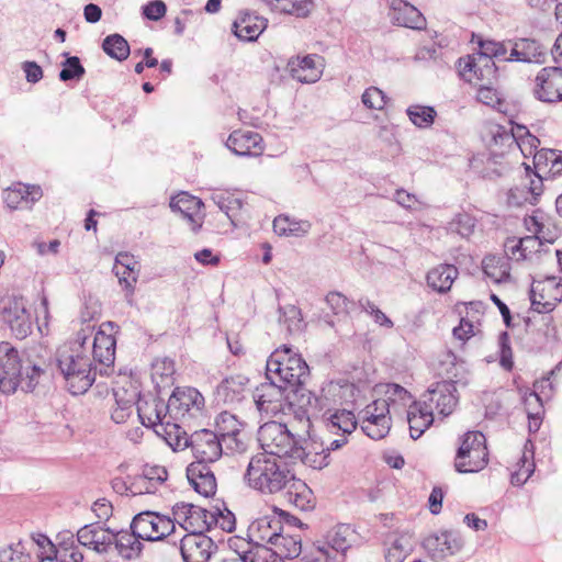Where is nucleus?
<instances>
[{
  "label": "nucleus",
  "instance_id": "obj_27",
  "mask_svg": "<svg viewBox=\"0 0 562 562\" xmlns=\"http://www.w3.org/2000/svg\"><path fill=\"white\" fill-rule=\"evenodd\" d=\"M203 202L187 192H180L170 201V207L173 212H179L187 218L191 225L192 231L196 232L202 226L201 207Z\"/></svg>",
  "mask_w": 562,
  "mask_h": 562
},
{
  "label": "nucleus",
  "instance_id": "obj_14",
  "mask_svg": "<svg viewBox=\"0 0 562 562\" xmlns=\"http://www.w3.org/2000/svg\"><path fill=\"white\" fill-rule=\"evenodd\" d=\"M356 539L357 535L349 525H338L328 531L325 544L318 549L327 562H344Z\"/></svg>",
  "mask_w": 562,
  "mask_h": 562
},
{
  "label": "nucleus",
  "instance_id": "obj_1",
  "mask_svg": "<svg viewBox=\"0 0 562 562\" xmlns=\"http://www.w3.org/2000/svg\"><path fill=\"white\" fill-rule=\"evenodd\" d=\"M92 335L89 326L81 328L76 339L57 349L56 363L67 390L79 395L86 393L93 384L98 371L89 356L87 340Z\"/></svg>",
  "mask_w": 562,
  "mask_h": 562
},
{
  "label": "nucleus",
  "instance_id": "obj_15",
  "mask_svg": "<svg viewBox=\"0 0 562 562\" xmlns=\"http://www.w3.org/2000/svg\"><path fill=\"white\" fill-rule=\"evenodd\" d=\"M535 97L547 103H557L562 101V68L543 67L535 78Z\"/></svg>",
  "mask_w": 562,
  "mask_h": 562
},
{
  "label": "nucleus",
  "instance_id": "obj_58",
  "mask_svg": "<svg viewBox=\"0 0 562 562\" xmlns=\"http://www.w3.org/2000/svg\"><path fill=\"white\" fill-rule=\"evenodd\" d=\"M479 52L482 56L491 58H497L499 60H504L507 58V48L504 43L490 41V40H479Z\"/></svg>",
  "mask_w": 562,
  "mask_h": 562
},
{
  "label": "nucleus",
  "instance_id": "obj_4",
  "mask_svg": "<svg viewBox=\"0 0 562 562\" xmlns=\"http://www.w3.org/2000/svg\"><path fill=\"white\" fill-rule=\"evenodd\" d=\"M308 375L310 369L305 360L288 346L277 348L267 360V379L289 389L303 385Z\"/></svg>",
  "mask_w": 562,
  "mask_h": 562
},
{
  "label": "nucleus",
  "instance_id": "obj_26",
  "mask_svg": "<svg viewBox=\"0 0 562 562\" xmlns=\"http://www.w3.org/2000/svg\"><path fill=\"white\" fill-rule=\"evenodd\" d=\"M226 146L238 156H259L263 151L262 137L251 131H234Z\"/></svg>",
  "mask_w": 562,
  "mask_h": 562
},
{
  "label": "nucleus",
  "instance_id": "obj_28",
  "mask_svg": "<svg viewBox=\"0 0 562 562\" xmlns=\"http://www.w3.org/2000/svg\"><path fill=\"white\" fill-rule=\"evenodd\" d=\"M42 194L38 186L16 183L4 190L3 200L9 209L16 210L31 207L42 198Z\"/></svg>",
  "mask_w": 562,
  "mask_h": 562
},
{
  "label": "nucleus",
  "instance_id": "obj_63",
  "mask_svg": "<svg viewBox=\"0 0 562 562\" xmlns=\"http://www.w3.org/2000/svg\"><path fill=\"white\" fill-rule=\"evenodd\" d=\"M168 477V472L164 467L155 465L145 468L142 475H138V483H150V485H160Z\"/></svg>",
  "mask_w": 562,
  "mask_h": 562
},
{
  "label": "nucleus",
  "instance_id": "obj_23",
  "mask_svg": "<svg viewBox=\"0 0 562 562\" xmlns=\"http://www.w3.org/2000/svg\"><path fill=\"white\" fill-rule=\"evenodd\" d=\"M283 531L281 520L276 516H262L254 520L247 529L245 543L270 547L278 532Z\"/></svg>",
  "mask_w": 562,
  "mask_h": 562
},
{
  "label": "nucleus",
  "instance_id": "obj_17",
  "mask_svg": "<svg viewBox=\"0 0 562 562\" xmlns=\"http://www.w3.org/2000/svg\"><path fill=\"white\" fill-rule=\"evenodd\" d=\"M456 384L452 381H441L423 395V402L442 417L450 415L457 406Z\"/></svg>",
  "mask_w": 562,
  "mask_h": 562
},
{
  "label": "nucleus",
  "instance_id": "obj_10",
  "mask_svg": "<svg viewBox=\"0 0 562 562\" xmlns=\"http://www.w3.org/2000/svg\"><path fill=\"white\" fill-rule=\"evenodd\" d=\"M88 326L92 329V335L87 340L89 356L91 357L92 363L101 366V368L98 369L99 372L106 374L115 359L116 340L113 335L106 333L105 329L106 327H112V324H103L98 331H94L92 326Z\"/></svg>",
  "mask_w": 562,
  "mask_h": 562
},
{
  "label": "nucleus",
  "instance_id": "obj_32",
  "mask_svg": "<svg viewBox=\"0 0 562 562\" xmlns=\"http://www.w3.org/2000/svg\"><path fill=\"white\" fill-rule=\"evenodd\" d=\"M248 378L236 374L223 380L217 389V396L227 404H236L243 401L248 386Z\"/></svg>",
  "mask_w": 562,
  "mask_h": 562
},
{
  "label": "nucleus",
  "instance_id": "obj_50",
  "mask_svg": "<svg viewBox=\"0 0 562 562\" xmlns=\"http://www.w3.org/2000/svg\"><path fill=\"white\" fill-rule=\"evenodd\" d=\"M517 43L525 63H544L546 48L538 41L533 38H518Z\"/></svg>",
  "mask_w": 562,
  "mask_h": 562
},
{
  "label": "nucleus",
  "instance_id": "obj_21",
  "mask_svg": "<svg viewBox=\"0 0 562 562\" xmlns=\"http://www.w3.org/2000/svg\"><path fill=\"white\" fill-rule=\"evenodd\" d=\"M77 541L99 554H105L113 546V531L99 524H89L77 531Z\"/></svg>",
  "mask_w": 562,
  "mask_h": 562
},
{
  "label": "nucleus",
  "instance_id": "obj_24",
  "mask_svg": "<svg viewBox=\"0 0 562 562\" xmlns=\"http://www.w3.org/2000/svg\"><path fill=\"white\" fill-rule=\"evenodd\" d=\"M527 229L535 234L546 246L552 245L562 235V228L550 215L536 212L525 220Z\"/></svg>",
  "mask_w": 562,
  "mask_h": 562
},
{
  "label": "nucleus",
  "instance_id": "obj_39",
  "mask_svg": "<svg viewBox=\"0 0 562 562\" xmlns=\"http://www.w3.org/2000/svg\"><path fill=\"white\" fill-rule=\"evenodd\" d=\"M519 247L522 251V260L538 263L551 256V247L546 246L535 234L519 239Z\"/></svg>",
  "mask_w": 562,
  "mask_h": 562
},
{
  "label": "nucleus",
  "instance_id": "obj_36",
  "mask_svg": "<svg viewBox=\"0 0 562 562\" xmlns=\"http://www.w3.org/2000/svg\"><path fill=\"white\" fill-rule=\"evenodd\" d=\"M458 273V269L452 265H439L428 271L426 281L432 290L446 293L451 289Z\"/></svg>",
  "mask_w": 562,
  "mask_h": 562
},
{
  "label": "nucleus",
  "instance_id": "obj_29",
  "mask_svg": "<svg viewBox=\"0 0 562 562\" xmlns=\"http://www.w3.org/2000/svg\"><path fill=\"white\" fill-rule=\"evenodd\" d=\"M218 436L227 450L233 452L244 450V442L239 439L240 423L234 415L224 412L216 419Z\"/></svg>",
  "mask_w": 562,
  "mask_h": 562
},
{
  "label": "nucleus",
  "instance_id": "obj_40",
  "mask_svg": "<svg viewBox=\"0 0 562 562\" xmlns=\"http://www.w3.org/2000/svg\"><path fill=\"white\" fill-rule=\"evenodd\" d=\"M274 558L294 559L300 555L302 551L301 539L295 536H284L278 532L270 546Z\"/></svg>",
  "mask_w": 562,
  "mask_h": 562
},
{
  "label": "nucleus",
  "instance_id": "obj_56",
  "mask_svg": "<svg viewBox=\"0 0 562 562\" xmlns=\"http://www.w3.org/2000/svg\"><path fill=\"white\" fill-rule=\"evenodd\" d=\"M362 104L370 110H383L387 102L385 93L378 87H369L361 95Z\"/></svg>",
  "mask_w": 562,
  "mask_h": 562
},
{
  "label": "nucleus",
  "instance_id": "obj_55",
  "mask_svg": "<svg viewBox=\"0 0 562 562\" xmlns=\"http://www.w3.org/2000/svg\"><path fill=\"white\" fill-rule=\"evenodd\" d=\"M535 159L538 166H540L543 160L546 167H548L549 171L553 175L562 173V151L555 149L541 150L535 156Z\"/></svg>",
  "mask_w": 562,
  "mask_h": 562
},
{
  "label": "nucleus",
  "instance_id": "obj_54",
  "mask_svg": "<svg viewBox=\"0 0 562 562\" xmlns=\"http://www.w3.org/2000/svg\"><path fill=\"white\" fill-rule=\"evenodd\" d=\"M407 115L412 123L418 127H428L434 123L436 111L431 106L411 105Z\"/></svg>",
  "mask_w": 562,
  "mask_h": 562
},
{
  "label": "nucleus",
  "instance_id": "obj_25",
  "mask_svg": "<svg viewBox=\"0 0 562 562\" xmlns=\"http://www.w3.org/2000/svg\"><path fill=\"white\" fill-rule=\"evenodd\" d=\"M389 18L393 24L398 26L413 30H423L426 26V20L423 14L404 0H392Z\"/></svg>",
  "mask_w": 562,
  "mask_h": 562
},
{
  "label": "nucleus",
  "instance_id": "obj_5",
  "mask_svg": "<svg viewBox=\"0 0 562 562\" xmlns=\"http://www.w3.org/2000/svg\"><path fill=\"white\" fill-rule=\"evenodd\" d=\"M169 446L173 450L190 448L194 461L215 464L223 456L225 447L217 432L210 429L195 430L191 435L180 429L173 440L169 441Z\"/></svg>",
  "mask_w": 562,
  "mask_h": 562
},
{
  "label": "nucleus",
  "instance_id": "obj_3",
  "mask_svg": "<svg viewBox=\"0 0 562 562\" xmlns=\"http://www.w3.org/2000/svg\"><path fill=\"white\" fill-rule=\"evenodd\" d=\"M244 480L252 490L263 495H273L286 487V483L292 480V472L280 459L257 453L250 459Z\"/></svg>",
  "mask_w": 562,
  "mask_h": 562
},
{
  "label": "nucleus",
  "instance_id": "obj_49",
  "mask_svg": "<svg viewBox=\"0 0 562 562\" xmlns=\"http://www.w3.org/2000/svg\"><path fill=\"white\" fill-rule=\"evenodd\" d=\"M310 228L311 224L308 222H296L286 216H278L273 221V231L280 236L304 235Z\"/></svg>",
  "mask_w": 562,
  "mask_h": 562
},
{
  "label": "nucleus",
  "instance_id": "obj_30",
  "mask_svg": "<svg viewBox=\"0 0 562 562\" xmlns=\"http://www.w3.org/2000/svg\"><path fill=\"white\" fill-rule=\"evenodd\" d=\"M285 501L301 510H308L314 507V495L305 482L296 479L292 473L291 482L281 492Z\"/></svg>",
  "mask_w": 562,
  "mask_h": 562
},
{
  "label": "nucleus",
  "instance_id": "obj_44",
  "mask_svg": "<svg viewBox=\"0 0 562 562\" xmlns=\"http://www.w3.org/2000/svg\"><path fill=\"white\" fill-rule=\"evenodd\" d=\"M266 27L265 20L246 15L235 21L233 24L234 34L244 41L256 40Z\"/></svg>",
  "mask_w": 562,
  "mask_h": 562
},
{
  "label": "nucleus",
  "instance_id": "obj_16",
  "mask_svg": "<svg viewBox=\"0 0 562 562\" xmlns=\"http://www.w3.org/2000/svg\"><path fill=\"white\" fill-rule=\"evenodd\" d=\"M288 389L276 381H269L257 386L252 398L258 412L267 417L281 412L286 398L284 393Z\"/></svg>",
  "mask_w": 562,
  "mask_h": 562
},
{
  "label": "nucleus",
  "instance_id": "obj_43",
  "mask_svg": "<svg viewBox=\"0 0 562 562\" xmlns=\"http://www.w3.org/2000/svg\"><path fill=\"white\" fill-rule=\"evenodd\" d=\"M376 391L384 395L383 398H380L381 401L390 403V411L396 412L401 407H406L412 400L409 392L400 384H382L378 386Z\"/></svg>",
  "mask_w": 562,
  "mask_h": 562
},
{
  "label": "nucleus",
  "instance_id": "obj_20",
  "mask_svg": "<svg viewBox=\"0 0 562 562\" xmlns=\"http://www.w3.org/2000/svg\"><path fill=\"white\" fill-rule=\"evenodd\" d=\"M215 549L211 538L194 532L181 539L180 552L184 562H207Z\"/></svg>",
  "mask_w": 562,
  "mask_h": 562
},
{
  "label": "nucleus",
  "instance_id": "obj_19",
  "mask_svg": "<svg viewBox=\"0 0 562 562\" xmlns=\"http://www.w3.org/2000/svg\"><path fill=\"white\" fill-rule=\"evenodd\" d=\"M215 463L191 462L187 468V477L195 492L204 497L213 496L217 483L214 471Z\"/></svg>",
  "mask_w": 562,
  "mask_h": 562
},
{
  "label": "nucleus",
  "instance_id": "obj_7",
  "mask_svg": "<svg viewBox=\"0 0 562 562\" xmlns=\"http://www.w3.org/2000/svg\"><path fill=\"white\" fill-rule=\"evenodd\" d=\"M488 463L486 438L481 431H468L460 439L454 458V469L459 473H476Z\"/></svg>",
  "mask_w": 562,
  "mask_h": 562
},
{
  "label": "nucleus",
  "instance_id": "obj_13",
  "mask_svg": "<svg viewBox=\"0 0 562 562\" xmlns=\"http://www.w3.org/2000/svg\"><path fill=\"white\" fill-rule=\"evenodd\" d=\"M459 72L465 81L475 86L493 82L496 78L494 60L477 52L460 58Z\"/></svg>",
  "mask_w": 562,
  "mask_h": 562
},
{
  "label": "nucleus",
  "instance_id": "obj_64",
  "mask_svg": "<svg viewBox=\"0 0 562 562\" xmlns=\"http://www.w3.org/2000/svg\"><path fill=\"white\" fill-rule=\"evenodd\" d=\"M113 271L115 276L119 278L120 284L124 285L128 294L132 295L134 292V285L138 277L135 268L130 267V269H125V267L121 268L120 265H114Z\"/></svg>",
  "mask_w": 562,
  "mask_h": 562
},
{
  "label": "nucleus",
  "instance_id": "obj_12",
  "mask_svg": "<svg viewBox=\"0 0 562 562\" xmlns=\"http://www.w3.org/2000/svg\"><path fill=\"white\" fill-rule=\"evenodd\" d=\"M562 300V284L554 276L533 280L530 290L531 307L538 313H549Z\"/></svg>",
  "mask_w": 562,
  "mask_h": 562
},
{
  "label": "nucleus",
  "instance_id": "obj_38",
  "mask_svg": "<svg viewBox=\"0 0 562 562\" xmlns=\"http://www.w3.org/2000/svg\"><path fill=\"white\" fill-rule=\"evenodd\" d=\"M325 425L333 434H351L357 427V420L352 412L347 409L328 411L325 415Z\"/></svg>",
  "mask_w": 562,
  "mask_h": 562
},
{
  "label": "nucleus",
  "instance_id": "obj_47",
  "mask_svg": "<svg viewBox=\"0 0 562 562\" xmlns=\"http://www.w3.org/2000/svg\"><path fill=\"white\" fill-rule=\"evenodd\" d=\"M214 522L213 513L192 504L191 514L189 516V525L187 531L189 535L194 532L203 533Z\"/></svg>",
  "mask_w": 562,
  "mask_h": 562
},
{
  "label": "nucleus",
  "instance_id": "obj_22",
  "mask_svg": "<svg viewBox=\"0 0 562 562\" xmlns=\"http://www.w3.org/2000/svg\"><path fill=\"white\" fill-rule=\"evenodd\" d=\"M294 393V398L290 404L295 409V417L305 428V431H308L311 418L316 416L318 412L322 409V401L315 394H313L310 390L301 386L291 387Z\"/></svg>",
  "mask_w": 562,
  "mask_h": 562
},
{
  "label": "nucleus",
  "instance_id": "obj_2",
  "mask_svg": "<svg viewBox=\"0 0 562 562\" xmlns=\"http://www.w3.org/2000/svg\"><path fill=\"white\" fill-rule=\"evenodd\" d=\"M46 371L31 361L24 363L19 352L9 342H0V391L4 394L14 393L18 387L24 392H32L40 383Z\"/></svg>",
  "mask_w": 562,
  "mask_h": 562
},
{
  "label": "nucleus",
  "instance_id": "obj_61",
  "mask_svg": "<svg viewBox=\"0 0 562 562\" xmlns=\"http://www.w3.org/2000/svg\"><path fill=\"white\" fill-rule=\"evenodd\" d=\"M302 456L293 457L294 460H301L304 464L314 468L322 469L328 464L329 454L323 450L322 452L306 451V448L302 446Z\"/></svg>",
  "mask_w": 562,
  "mask_h": 562
},
{
  "label": "nucleus",
  "instance_id": "obj_9",
  "mask_svg": "<svg viewBox=\"0 0 562 562\" xmlns=\"http://www.w3.org/2000/svg\"><path fill=\"white\" fill-rule=\"evenodd\" d=\"M131 530L142 540L159 541L173 532L175 522L158 513L143 512L133 518Z\"/></svg>",
  "mask_w": 562,
  "mask_h": 562
},
{
  "label": "nucleus",
  "instance_id": "obj_48",
  "mask_svg": "<svg viewBox=\"0 0 562 562\" xmlns=\"http://www.w3.org/2000/svg\"><path fill=\"white\" fill-rule=\"evenodd\" d=\"M103 50L116 60H125L130 55V45L120 34L106 36L102 43Z\"/></svg>",
  "mask_w": 562,
  "mask_h": 562
},
{
  "label": "nucleus",
  "instance_id": "obj_34",
  "mask_svg": "<svg viewBox=\"0 0 562 562\" xmlns=\"http://www.w3.org/2000/svg\"><path fill=\"white\" fill-rule=\"evenodd\" d=\"M317 55H308L296 63L291 64V75L300 82L311 83L316 82L322 75V64H319Z\"/></svg>",
  "mask_w": 562,
  "mask_h": 562
},
{
  "label": "nucleus",
  "instance_id": "obj_51",
  "mask_svg": "<svg viewBox=\"0 0 562 562\" xmlns=\"http://www.w3.org/2000/svg\"><path fill=\"white\" fill-rule=\"evenodd\" d=\"M115 397V406L112 409L111 418L116 424L125 423L134 412V400L135 395H131L128 398H125L120 395L119 391L114 392Z\"/></svg>",
  "mask_w": 562,
  "mask_h": 562
},
{
  "label": "nucleus",
  "instance_id": "obj_45",
  "mask_svg": "<svg viewBox=\"0 0 562 562\" xmlns=\"http://www.w3.org/2000/svg\"><path fill=\"white\" fill-rule=\"evenodd\" d=\"M482 263L484 273L494 282L501 283L509 279L510 267L507 258L490 255Z\"/></svg>",
  "mask_w": 562,
  "mask_h": 562
},
{
  "label": "nucleus",
  "instance_id": "obj_37",
  "mask_svg": "<svg viewBox=\"0 0 562 562\" xmlns=\"http://www.w3.org/2000/svg\"><path fill=\"white\" fill-rule=\"evenodd\" d=\"M416 540L409 532H402L392 536L390 547L385 554L386 562H404L413 552Z\"/></svg>",
  "mask_w": 562,
  "mask_h": 562
},
{
  "label": "nucleus",
  "instance_id": "obj_41",
  "mask_svg": "<svg viewBox=\"0 0 562 562\" xmlns=\"http://www.w3.org/2000/svg\"><path fill=\"white\" fill-rule=\"evenodd\" d=\"M212 201L229 218L234 226L239 222V215L243 207L240 199L229 192H215L212 194Z\"/></svg>",
  "mask_w": 562,
  "mask_h": 562
},
{
  "label": "nucleus",
  "instance_id": "obj_53",
  "mask_svg": "<svg viewBox=\"0 0 562 562\" xmlns=\"http://www.w3.org/2000/svg\"><path fill=\"white\" fill-rule=\"evenodd\" d=\"M362 431L370 438L379 440L384 438L391 429V419H371L363 417L361 423Z\"/></svg>",
  "mask_w": 562,
  "mask_h": 562
},
{
  "label": "nucleus",
  "instance_id": "obj_18",
  "mask_svg": "<svg viewBox=\"0 0 562 562\" xmlns=\"http://www.w3.org/2000/svg\"><path fill=\"white\" fill-rule=\"evenodd\" d=\"M463 541L454 531L431 535L424 540V548L432 562H446V558L461 550Z\"/></svg>",
  "mask_w": 562,
  "mask_h": 562
},
{
  "label": "nucleus",
  "instance_id": "obj_42",
  "mask_svg": "<svg viewBox=\"0 0 562 562\" xmlns=\"http://www.w3.org/2000/svg\"><path fill=\"white\" fill-rule=\"evenodd\" d=\"M535 471L533 445L526 441L522 456L518 462V469L512 473L510 482L515 486L524 485Z\"/></svg>",
  "mask_w": 562,
  "mask_h": 562
},
{
  "label": "nucleus",
  "instance_id": "obj_31",
  "mask_svg": "<svg viewBox=\"0 0 562 562\" xmlns=\"http://www.w3.org/2000/svg\"><path fill=\"white\" fill-rule=\"evenodd\" d=\"M409 434L413 439H418L434 423L432 411L422 401L414 402L407 411Z\"/></svg>",
  "mask_w": 562,
  "mask_h": 562
},
{
  "label": "nucleus",
  "instance_id": "obj_59",
  "mask_svg": "<svg viewBox=\"0 0 562 562\" xmlns=\"http://www.w3.org/2000/svg\"><path fill=\"white\" fill-rule=\"evenodd\" d=\"M42 434L52 437V440L57 442H69L74 437V429L69 424L55 423L47 425Z\"/></svg>",
  "mask_w": 562,
  "mask_h": 562
},
{
  "label": "nucleus",
  "instance_id": "obj_35",
  "mask_svg": "<svg viewBox=\"0 0 562 562\" xmlns=\"http://www.w3.org/2000/svg\"><path fill=\"white\" fill-rule=\"evenodd\" d=\"M140 540L133 530L131 532L126 530L113 532V544L119 555L127 561L135 560L140 555L143 550Z\"/></svg>",
  "mask_w": 562,
  "mask_h": 562
},
{
  "label": "nucleus",
  "instance_id": "obj_11",
  "mask_svg": "<svg viewBox=\"0 0 562 562\" xmlns=\"http://www.w3.org/2000/svg\"><path fill=\"white\" fill-rule=\"evenodd\" d=\"M203 395L194 387H177L168 401L169 413L176 418L190 419L200 416L204 409Z\"/></svg>",
  "mask_w": 562,
  "mask_h": 562
},
{
  "label": "nucleus",
  "instance_id": "obj_62",
  "mask_svg": "<svg viewBox=\"0 0 562 562\" xmlns=\"http://www.w3.org/2000/svg\"><path fill=\"white\" fill-rule=\"evenodd\" d=\"M390 413H391V411H390V403L387 401H381L379 398V400L373 401L371 404H369L364 408V411H363L364 416L363 417L375 419V420H379V419H382V418L383 419H391V417L389 416Z\"/></svg>",
  "mask_w": 562,
  "mask_h": 562
},
{
  "label": "nucleus",
  "instance_id": "obj_6",
  "mask_svg": "<svg viewBox=\"0 0 562 562\" xmlns=\"http://www.w3.org/2000/svg\"><path fill=\"white\" fill-rule=\"evenodd\" d=\"M258 441L263 450L262 453L270 454L281 460L282 457L293 459L302 456V440L296 438L286 425L269 422L260 426Z\"/></svg>",
  "mask_w": 562,
  "mask_h": 562
},
{
  "label": "nucleus",
  "instance_id": "obj_8",
  "mask_svg": "<svg viewBox=\"0 0 562 562\" xmlns=\"http://www.w3.org/2000/svg\"><path fill=\"white\" fill-rule=\"evenodd\" d=\"M167 412H169L168 403L157 397L139 398L137 403V415L142 425L151 428L157 436L169 443L179 432L180 427L165 422Z\"/></svg>",
  "mask_w": 562,
  "mask_h": 562
},
{
  "label": "nucleus",
  "instance_id": "obj_60",
  "mask_svg": "<svg viewBox=\"0 0 562 562\" xmlns=\"http://www.w3.org/2000/svg\"><path fill=\"white\" fill-rule=\"evenodd\" d=\"M326 302L335 315L347 316L352 306V302L339 292H330Z\"/></svg>",
  "mask_w": 562,
  "mask_h": 562
},
{
  "label": "nucleus",
  "instance_id": "obj_33",
  "mask_svg": "<svg viewBox=\"0 0 562 562\" xmlns=\"http://www.w3.org/2000/svg\"><path fill=\"white\" fill-rule=\"evenodd\" d=\"M231 547L235 549L243 562H276L272 550L268 546L245 543L244 539L231 541Z\"/></svg>",
  "mask_w": 562,
  "mask_h": 562
},
{
  "label": "nucleus",
  "instance_id": "obj_46",
  "mask_svg": "<svg viewBox=\"0 0 562 562\" xmlns=\"http://www.w3.org/2000/svg\"><path fill=\"white\" fill-rule=\"evenodd\" d=\"M13 312L19 315L9 326L16 338L23 339L32 331V322L25 302H13Z\"/></svg>",
  "mask_w": 562,
  "mask_h": 562
},
{
  "label": "nucleus",
  "instance_id": "obj_52",
  "mask_svg": "<svg viewBox=\"0 0 562 562\" xmlns=\"http://www.w3.org/2000/svg\"><path fill=\"white\" fill-rule=\"evenodd\" d=\"M61 540L58 542L59 546V562H83V554L80 552L78 547L75 544L72 535L61 536Z\"/></svg>",
  "mask_w": 562,
  "mask_h": 562
},
{
  "label": "nucleus",
  "instance_id": "obj_57",
  "mask_svg": "<svg viewBox=\"0 0 562 562\" xmlns=\"http://www.w3.org/2000/svg\"><path fill=\"white\" fill-rule=\"evenodd\" d=\"M63 69L59 72V79L61 81H68L72 79H81L86 70L77 56L67 57L61 64Z\"/></svg>",
  "mask_w": 562,
  "mask_h": 562
}]
</instances>
